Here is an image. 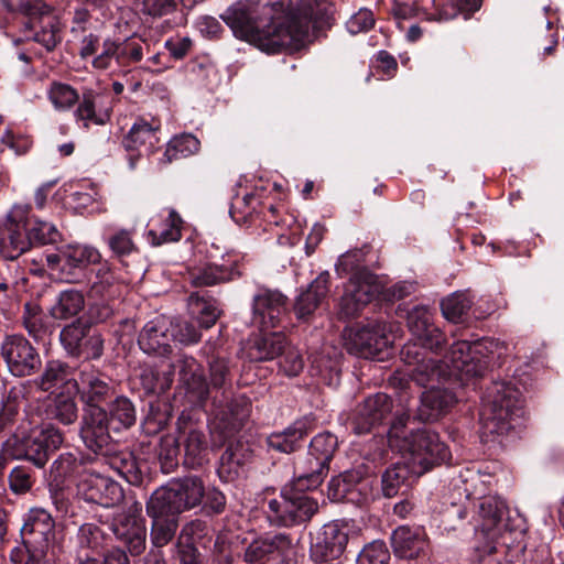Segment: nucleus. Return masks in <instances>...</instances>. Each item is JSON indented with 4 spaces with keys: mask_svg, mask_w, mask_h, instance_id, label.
Wrapping results in <instances>:
<instances>
[{
    "mask_svg": "<svg viewBox=\"0 0 564 564\" xmlns=\"http://www.w3.org/2000/svg\"><path fill=\"white\" fill-rule=\"evenodd\" d=\"M312 18L306 10L285 12L282 2L250 0L237 1L220 14L237 39L269 54L299 50L308 36Z\"/></svg>",
    "mask_w": 564,
    "mask_h": 564,
    "instance_id": "f257e3e1",
    "label": "nucleus"
},
{
    "mask_svg": "<svg viewBox=\"0 0 564 564\" xmlns=\"http://www.w3.org/2000/svg\"><path fill=\"white\" fill-rule=\"evenodd\" d=\"M521 393L508 382H494L488 391V403L480 419V435L485 442L507 435L523 415Z\"/></svg>",
    "mask_w": 564,
    "mask_h": 564,
    "instance_id": "f03ea898",
    "label": "nucleus"
},
{
    "mask_svg": "<svg viewBox=\"0 0 564 564\" xmlns=\"http://www.w3.org/2000/svg\"><path fill=\"white\" fill-rule=\"evenodd\" d=\"M404 364L402 370L395 371L389 382L397 389L408 390L411 382L419 387L434 386L451 378V371L445 362L427 356L426 348L417 341H408L400 351Z\"/></svg>",
    "mask_w": 564,
    "mask_h": 564,
    "instance_id": "7ed1b4c3",
    "label": "nucleus"
},
{
    "mask_svg": "<svg viewBox=\"0 0 564 564\" xmlns=\"http://www.w3.org/2000/svg\"><path fill=\"white\" fill-rule=\"evenodd\" d=\"M317 487H311L305 479L302 485L297 482V473L294 471V478L285 485L279 499H272L268 503L269 520L281 527H295L307 523L318 512L319 505L316 499L306 495L305 490H313Z\"/></svg>",
    "mask_w": 564,
    "mask_h": 564,
    "instance_id": "20e7f679",
    "label": "nucleus"
},
{
    "mask_svg": "<svg viewBox=\"0 0 564 564\" xmlns=\"http://www.w3.org/2000/svg\"><path fill=\"white\" fill-rule=\"evenodd\" d=\"M64 442L63 433L53 424L31 430L29 433L15 432L3 442L4 453L15 459H24L37 468H43L51 455Z\"/></svg>",
    "mask_w": 564,
    "mask_h": 564,
    "instance_id": "39448f33",
    "label": "nucleus"
},
{
    "mask_svg": "<svg viewBox=\"0 0 564 564\" xmlns=\"http://www.w3.org/2000/svg\"><path fill=\"white\" fill-rule=\"evenodd\" d=\"M204 497L203 480L198 476H186L156 489L150 497L151 508L167 509L170 513L180 514L200 505Z\"/></svg>",
    "mask_w": 564,
    "mask_h": 564,
    "instance_id": "423d86ee",
    "label": "nucleus"
},
{
    "mask_svg": "<svg viewBox=\"0 0 564 564\" xmlns=\"http://www.w3.org/2000/svg\"><path fill=\"white\" fill-rule=\"evenodd\" d=\"M343 339L348 352L375 358L392 344V328L384 321H372L364 326L346 327Z\"/></svg>",
    "mask_w": 564,
    "mask_h": 564,
    "instance_id": "0eeeda50",
    "label": "nucleus"
},
{
    "mask_svg": "<svg viewBox=\"0 0 564 564\" xmlns=\"http://www.w3.org/2000/svg\"><path fill=\"white\" fill-rule=\"evenodd\" d=\"M213 430L218 432L221 442L231 438L250 415L251 404L245 395H234L232 390L225 394H213Z\"/></svg>",
    "mask_w": 564,
    "mask_h": 564,
    "instance_id": "6e6552de",
    "label": "nucleus"
},
{
    "mask_svg": "<svg viewBox=\"0 0 564 564\" xmlns=\"http://www.w3.org/2000/svg\"><path fill=\"white\" fill-rule=\"evenodd\" d=\"M400 448L409 454L408 463L422 469L423 474L451 457L448 447L440 440L438 434L426 429L411 431Z\"/></svg>",
    "mask_w": 564,
    "mask_h": 564,
    "instance_id": "1a4fd4ad",
    "label": "nucleus"
},
{
    "mask_svg": "<svg viewBox=\"0 0 564 564\" xmlns=\"http://www.w3.org/2000/svg\"><path fill=\"white\" fill-rule=\"evenodd\" d=\"M338 446L337 437L324 432L313 437L307 457L295 466L299 485L307 480L311 487H319L329 470V462Z\"/></svg>",
    "mask_w": 564,
    "mask_h": 564,
    "instance_id": "9d476101",
    "label": "nucleus"
},
{
    "mask_svg": "<svg viewBox=\"0 0 564 564\" xmlns=\"http://www.w3.org/2000/svg\"><path fill=\"white\" fill-rule=\"evenodd\" d=\"M176 437L184 449V465L202 467L207 462L208 437L204 423L189 412H182L176 421Z\"/></svg>",
    "mask_w": 564,
    "mask_h": 564,
    "instance_id": "9b49d317",
    "label": "nucleus"
},
{
    "mask_svg": "<svg viewBox=\"0 0 564 564\" xmlns=\"http://www.w3.org/2000/svg\"><path fill=\"white\" fill-rule=\"evenodd\" d=\"M0 354L9 372L14 377H31L42 369L40 352L22 335L6 336L0 346Z\"/></svg>",
    "mask_w": 564,
    "mask_h": 564,
    "instance_id": "f8f14e48",
    "label": "nucleus"
},
{
    "mask_svg": "<svg viewBox=\"0 0 564 564\" xmlns=\"http://www.w3.org/2000/svg\"><path fill=\"white\" fill-rule=\"evenodd\" d=\"M118 433L111 430L107 410L104 408H84L79 436L85 446L96 453L109 455V446Z\"/></svg>",
    "mask_w": 564,
    "mask_h": 564,
    "instance_id": "ddd939ff",
    "label": "nucleus"
},
{
    "mask_svg": "<svg viewBox=\"0 0 564 564\" xmlns=\"http://www.w3.org/2000/svg\"><path fill=\"white\" fill-rule=\"evenodd\" d=\"M111 530L115 536L128 547L132 556L140 555L145 550L147 543L142 505L135 501L127 510L115 516Z\"/></svg>",
    "mask_w": 564,
    "mask_h": 564,
    "instance_id": "4468645a",
    "label": "nucleus"
},
{
    "mask_svg": "<svg viewBox=\"0 0 564 564\" xmlns=\"http://www.w3.org/2000/svg\"><path fill=\"white\" fill-rule=\"evenodd\" d=\"M391 411V398L379 392L357 404L348 415L346 424L356 435H365L382 424Z\"/></svg>",
    "mask_w": 564,
    "mask_h": 564,
    "instance_id": "2eb2a0df",
    "label": "nucleus"
},
{
    "mask_svg": "<svg viewBox=\"0 0 564 564\" xmlns=\"http://www.w3.org/2000/svg\"><path fill=\"white\" fill-rule=\"evenodd\" d=\"M59 340L68 356L85 359H97L102 355L104 340L90 326L82 319L66 325L59 334Z\"/></svg>",
    "mask_w": 564,
    "mask_h": 564,
    "instance_id": "dca6fc26",
    "label": "nucleus"
},
{
    "mask_svg": "<svg viewBox=\"0 0 564 564\" xmlns=\"http://www.w3.org/2000/svg\"><path fill=\"white\" fill-rule=\"evenodd\" d=\"M289 313L288 297L279 290L259 289L252 299V323L261 330L282 325Z\"/></svg>",
    "mask_w": 564,
    "mask_h": 564,
    "instance_id": "f3484780",
    "label": "nucleus"
},
{
    "mask_svg": "<svg viewBox=\"0 0 564 564\" xmlns=\"http://www.w3.org/2000/svg\"><path fill=\"white\" fill-rule=\"evenodd\" d=\"M28 208L14 206L0 225V254L15 260L31 248L26 232Z\"/></svg>",
    "mask_w": 564,
    "mask_h": 564,
    "instance_id": "a211bd4d",
    "label": "nucleus"
},
{
    "mask_svg": "<svg viewBox=\"0 0 564 564\" xmlns=\"http://www.w3.org/2000/svg\"><path fill=\"white\" fill-rule=\"evenodd\" d=\"M242 257L236 252H227L219 262H210L195 267L188 271V283L195 288L214 286L232 281L242 275Z\"/></svg>",
    "mask_w": 564,
    "mask_h": 564,
    "instance_id": "6ab92c4d",
    "label": "nucleus"
},
{
    "mask_svg": "<svg viewBox=\"0 0 564 564\" xmlns=\"http://www.w3.org/2000/svg\"><path fill=\"white\" fill-rule=\"evenodd\" d=\"M169 370H172V378L177 370L180 383L192 402L204 404L209 399V384L202 365L193 356L178 354L175 361L169 365Z\"/></svg>",
    "mask_w": 564,
    "mask_h": 564,
    "instance_id": "aec40b11",
    "label": "nucleus"
},
{
    "mask_svg": "<svg viewBox=\"0 0 564 564\" xmlns=\"http://www.w3.org/2000/svg\"><path fill=\"white\" fill-rule=\"evenodd\" d=\"M373 280L375 276L368 271H359L350 278L339 303L338 314L341 318L356 317L377 296Z\"/></svg>",
    "mask_w": 564,
    "mask_h": 564,
    "instance_id": "412c9836",
    "label": "nucleus"
},
{
    "mask_svg": "<svg viewBox=\"0 0 564 564\" xmlns=\"http://www.w3.org/2000/svg\"><path fill=\"white\" fill-rule=\"evenodd\" d=\"M73 392L79 394L85 408H102L101 404L109 403L116 394L111 379L91 368L80 370Z\"/></svg>",
    "mask_w": 564,
    "mask_h": 564,
    "instance_id": "4be33fe9",
    "label": "nucleus"
},
{
    "mask_svg": "<svg viewBox=\"0 0 564 564\" xmlns=\"http://www.w3.org/2000/svg\"><path fill=\"white\" fill-rule=\"evenodd\" d=\"M406 325L421 347L440 352L446 341L443 332L433 323V314L425 305H416L406 313Z\"/></svg>",
    "mask_w": 564,
    "mask_h": 564,
    "instance_id": "5701e85b",
    "label": "nucleus"
},
{
    "mask_svg": "<svg viewBox=\"0 0 564 564\" xmlns=\"http://www.w3.org/2000/svg\"><path fill=\"white\" fill-rule=\"evenodd\" d=\"M480 344H470L467 340L455 341L446 355V364L451 377H459L460 380L482 376L486 364L478 358L481 354Z\"/></svg>",
    "mask_w": 564,
    "mask_h": 564,
    "instance_id": "b1692460",
    "label": "nucleus"
},
{
    "mask_svg": "<svg viewBox=\"0 0 564 564\" xmlns=\"http://www.w3.org/2000/svg\"><path fill=\"white\" fill-rule=\"evenodd\" d=\"M348 542V534L338 523L324 524L315 534L311 543V556L315 562L335 564L344 553Z\"/></svg>",
    "mask_w": 564,
    "mask_h": 564,
    "instance_id": "393cba45",
    "label": "nucleus"
},
{
    "mask_svg": "<svg viewBox=\"0 0 564 564\" xmlns=\"http://www.w3.org/2000/svg\"><path fill=\"white\" fill-rule=\"evenodd\" d=\"M173 321L160 315L149 321L140 330L138 344L141 350L149 355L165 356L172 351Z\"/></svg>",
    "mask_w": 564,
    "mask_h": 564,
    "instance_id": "a878e982",
    "label": "nucleus"
},
{
    "mask_svg": "<svg viewBox=\"0 0 564 564\" xmlns=\"http://www.w3.org/2000/svg\"><path fill=\"white\" fill-rule=\"evenodd\" d=\"M369 495V481L354 470L345 471L332 478L328 485V497L334 501L361 505L368 500Z\"/></svg>",
    "mask_w": 564,
    "mask_h": 564,
    "instance_id": "bb28decb",
    "label": "nucleus"
},
{
    "mask_svg": "<svg viewBox=\"0 0 564 564\" xmlns=\"http://www.w3.org/2000/svg\"><path fill=\"white\" fill-rule=\"evenodd\" d=\"M34 386L42 392L52 393L57 389H64L67 393L73 392L76 386L74 368L66 361L50 359L34 379Z\"/></svg>",
    "mask_w": 564,
    "mask_h": 564,
    "instance_id": "cd10ccee",
    "label": "nucleus"
},
{
    "mask_svg": "<svg viewBox=\"0 0 564 564\" xmlns=\"http://www.w3.org/2000/svg\"><path fill=\"white\" fill-rule=\"evenodd\" d=\"M329 273H321L306 290L302 291L293 303V312L296 319L310 323L328 294Z\"/></svg>",
    "mask_w": 564,
    "mask_h": 564,
    "instance_id": "c85d7f7f",
    "label": "nucleus"
},
{
    "mask_svg": "<svg viewBox=\"0 0 564 564\" xmlns=\"http://www.w3.org/2000/svg\"><path fill=\"white\" fill-rule=\"evenodd\" d=\"M457 399L454 392L446 387L432 386L421 395L416 417L422 422H434L454 406Z\"/></svg>",
    "mask_w": 564,
    "mask_h": 564,
    "instance_id": "c756f323",
    "label": "nucleus"
},
{
    "mask_svg": "<svg viewBox=\"0 0 564 564\" xmlns=\"http://www.w3.org/2000/svg\"><path fill=\"white\" fill-rule=\"evenodd\" d=\"M54 527V520L47 511L32 509L21 529L22 540L50 551L55 536Z\"/></svg>",
    "mask_w": 564,
    "mask_h": 564,
    "instance_id": "7c9ffc66",
    "label": "nucleus"
},
{
    "mask_svg": "<svg viewBox=\"0 0 564 564\" xmlns=\"http://www.w3.org/2000/svg\"><path fill=\"white\" fill-rule=\"evenodd\" d=\"M80 491L88 502L100 505L106 508L115 507L123 500L121 486L101 476H93L80 484Z\"/></svg>",
    "mask_w": 564,
    "mask_h": 564,
    "instance_id": "2f4dec72",
    "label": "nucleus"
},
{
    "mask_svg": "<svg viewBox=\"0 0 564 564\" xmlns=\"http://www.w3.org/2000/svg\"><path fill=\"white\" fill-rule=\"evenodd\" d=\"M478 513L481 519V531L489 539L494 540L502 531L510 530L506 518L508 508L499 497H484L479 502Z\"/></svg>",
    "mask_w": 564,
    "mask_h": 564,
    "instance_id": "473e14b6",
    "label": "nucleus"
},
{
    "mask_svg": "<svg viewBox=\"0 0 564 564\" xmlns=\"http://www.w3.org/2000/svg\"><path fill=\"white\" fill-rule=\"evenodd\" d=\"M99 251L90 246L69 245L64 248V263L62 281L75 283L79 280L82 271L89 264L99 262Z\"/></svg>",
    "mask_w": 564,
    "mask_h": 564,
    "instance_id": "72a5a7b5",
    "label": "nucleus"
},
{
    "mask_svg": "<svg viewBox=\"0 0 564 564\" xmlns=\"http://www.w3.org/2000/svg\"><path fill=\"white\" fill-rule=\"evenodd\" d=\"M310 430L311 425L307 419L297 420L283 431L271 433L265 440L267 446L271 451L291 454L302 447Z\"/></svg>",
    "mask_w": 564,
    "mask_h": 564,
    "instance_id": "f704fd0d",
    "label": "nucleus"
},
{
    "mask_svg": "<svg viewBox=\"0 0 564 564\" xmlns=\"http://www.w3.org/2000/svg\"><path fill=\"white\" fill-rule=\"evenodd\" d=\"M422 469L406 463H395L388 467L381 475V491L383 497L393 498L405 492L412 478L421 476Z\"/></svg>",
    "mask_w": 564,
    "mask_h": 564,
    "instance_id": "c9c22d12",
    "label": "nucleus"
},
{
    "mask_svg": "<svg viewBox=\"0 0 564 564\" xmlns=\"http://www.w3.org/2000/svg\"><path fill=\"white\" fill-rule=\"evenodd\" d=\"M391 545L397 556L402 558H414L425 551L427 541L422 529L399 527L391 535Z\"/></svg>",
    "mask_w": 564,
    "mask_h": 564,
    "instance_id": "e433bc0d",
    "label": "nucleus"
},
{
    "mask_svg": "<svg viewBox=\"0 0 564 564\" xmlns=\"http://www.w3.org/2000/svg\"><path fill=\"white\" fill-rule=\"evenodd\" d=\"M292 546V540L288 534L279 533L273 536L260 538L252 541L243 554L245 562L249 564H263L270 556L278 552H284Z\"/></svg>",
    "mask_w": 564,
    "mask_h": 564,
    "instance_id": "4c0bfd02",
    "label": "nucleus"
},
{
    "mask_svg": "<svg viewBox=\"0 0 564 564\" xmlns=\"http://www.w3.org/2000/svg\"><path fill=\"white\" fill-rule=\"evenodd\" d=\"M209 373V398L232 390V361L221 351L213 354L207 361Z\"/></svg>",
    "mask_w": 564,
    "mask_h": 564,
    "instance_id": "58836bf2",
    "label": "nucleus"
},
{
    "mask_svg": "<svg viewBox=\"0 0 564 564\" xmlns=\"http://www.w3.org/2000/svg\"><path fill=\"white\" fill-rule=\"evenodd\" d=\"M147 513L152 519L151 541L156 547L167 545L178 528V514L170 513L167 509L153 510L151 498L147 502Z\"/></svg>",
    "mask_w": 564,
    "mask_h": 564,
    "instance_id": "ea45409f",
    "label": "nucleus"
},
{
    "mask_svg": "<svg viewBox=\"0 0 564 564\" xmlns=\"http://www.w3.org/2000/svg\"><path fill=\"white\" fill-rule=\"evenodd\" d=\"M288 345L281 332L264 334L250 341L247 354L251 361L272 360L281 356Z\"/></svg>",
    "mask_w": 564,
    "mask_h": 564,
    "instance_id": "a19ab883",
    "label": "nucleus"
},
{
    "mask_svg": "<svg viewBox=\"0 0 564 564\" xmlns=\"http://www.w3.org/2000/svg\"><path fill=\"white\" fill-rule=\"evenodd\" d=\"M109 536L104 530L94 523H84L79 527L75 538L73 553L98 556L107 546Z\"/></svg>",
    "mask_w": 564,
    "mask_h": 564,
    "instance_id": "79ce46f5",
    "label": "nucleus"
},
{
    "mask_svg": "<svg viewBox=\"0 0 564 564\" xmlns=\"http://www.w3.org/2000/svg\"><path fill=\"white\" fill-rule=\"evenodd\" d=\"M160 128L161 122L158 119H153L151 122L142 118L138 119L124 137L122 141L123 147L127 150H137L141 147H145L151 151L160 141L158 137Z\"/></svg>",
    "mask_w": 564,
    "mask_h": 564,
    "instance_id": "37998d69",
    "label": "nucleus"
},
{
    "mask_svg": "<svg viewBox=\"0 0 564 564\" xmlns=\"http://www.w3.org/2000/svg\"><path fill=\"white\" fill-rule=\"evenodd\" d=\"M187 306L189 313L198 321L200 327L206 329L213 327L221 314L219 302L200 292L191 293Z\"/></svg>",
    "mask_w": 564,
    "mask_h": 564,
    "instance_id": "c03bdc74",
    "label": "nucleus"
},
{
    "mask_svg": "<svg viewBox=\"0 0 564 564\" xmlns=\"http://www.w3.org/2000/svg\"><path fill=\"white\" fill-rule=\"evenodd\" d=\"M85 306V299L82 292L69 289L62 291L55 303L50 308V315L54 319H69L75 317L83 311Z\"/></svg>",
    "mask_w": 564,
    "mask_h": 564,
    "instance_id": "a18cd8bd",
    "label": "nucleus"
},
{
    "mask_svg": "<svg viewBox=\"0 0 564 564\" xmlns=\"http://www.w3.org/2000/svg\"><path fill=\"white\" fill-rule=\"evenodd\" d=\"M109 421L111 430L118 434L134 425L137 420L135 408L127 397H117L109 402L108 406Z\"/></svg>",
    "mask_w": 564,
    "mask_h": 564,
    "instance_id": "49530a36",
    "label": "nucleus"
},
{
    "mask_svg": "<svg viewBox=\"0 0 564 564\" xmlns=\"http://www.w3.org/2000/svg\"><path fill=\"white\" fill-rule=\"evenodd\" d=\"M213 540L212 528L203 520L195 519L181 529L176 545L208 547Z\"/></svg>",
    "mask_w": 564,
    "mask_h": 564,
    "instance_id": "de8ad7c7",
    "label": "nucleus"
},
{
    "mask_svg": "<svg viewBox=\"0 0 564 564\" xmlns=\"http://www.w3.org/2000/svg\"><path fill=\"white\" fill-rule=\"evenodd\" d=\"M110 467L133 486L142 484L143 475L134 455L130 452L113 453L109 457Z\"/></svg>",
    "mask_w": 564,
    "mask_h": 564,
    "instance_id": "09e8293b",
    "label": "nucleus"
},
{
    "mask_svg": "<svg viewBox=\"0 0 564 564\" xmlns=\"http://www.w3.org/2000/svg\"><path fill=\"white\" fill-rule=\"evenodd\" d=\"M99 95L91 89H85L79 96V100L74 116L77 121H82L86 129L89 128L90 123L101 126L105 123V119L97 113V99Z\"/></svg>",
    "mask_w": 564,
    "mask_h": 564,
    "instance_id": "8fccbe9b",
    "label": "nucleus"
},
{
    "mask_svg": "<svg viewBox=\"0 0 564 564\" xmlns=\"http://www.w3.org/2000/svg\"><path fill=\"white\" fill-rule=\"evenodd\" d=\"M28 238L32 246L53 245L61 240L62 236L56 227L47 221L26 218Z\"/></svg>",
    "mask_w": 564,
    "mask_h": 564,
    "instance_id": "3c124183",
    "label": "nucleus"
},
{
    "mask_svg": "<svg viewBox=\"0 0 564 564\" xmlns=\"http://www.w3.org/2000/svg\"><path fill=\"white\" fill-rule=\"evenodd\" d=\"M48 415L64 425L74 424L78 419V408L73 397L58 393L47 410Z\"/></svg>",
    "mask_w": 564,
    "mask_h": 564,
    "instance_id": "603ef678",
    "label": "nucleus"
},
{
    "mask_svg": "<svg viewBox=\"0 0 564 564\" xmlns=\"http://www.w3.org/2000/svg\"><path fill=\"white\" fill-rule=\"evenodd\" d=\"M140 382L147 393H164L172 387V370L160 371L154 367H144L140 373Z\"/></svg>",
    "mask_w": 564,
    "mask_h": 564,
    "instance_id": "864d4df0",
    "label": "nucleus"
},
{
    "mask_svg": "<svg viewBox=\"0 0 564 564\" xmlns=\"http://www.w3.org/2000/svg\"><path fill=\"white\" fill-rule=\"evenodd\" d=\"M182 225L183 219L181 216L176 213V210L171 209L169 212V217L164 221L162 228L159 230L151 229L149 231L152 243L160 246L167 242L178 241L182 237Z\"/></svg>",
    "mask_w": 564,
    "mask_h": 564,
    "instance_id": "5fc2aeb1",
    "label": "nucleus"
},
{
    "mask_svg": "<svg viewBox=\"0 0 564 564\" xmlns=\"http://www.w3.org/2000/svg\"><path fill=\"white\" fill-rule=\"evenodd\" d=\"M200 142L193 134H182L173 138L164 152V161L171 163L181 158H187L199 150Z\"/></svg>",
    "mask_w": 564,
    "mask_h": 564,
    "instance_id": "6e6d98bb",
    "label": "nucleus"
},
{
    "mask_svg": "<svg viewBox=\"0 0 564 564\" xmlns=\"http://www.w3.org/2000/svg\"><path fill=\"white\" fill-rule=\"evenodd\" d=\"M22 392L18 388H11L2 401L0 408V433L13 426L20 414Z\"/></svg>",
    "mask_w": 564,
    "mask_h": 564,
    "instance_id": "4d7b16f0",
    "label": "nucleus"
},
{
    "mask_svg": "<svg viewBox=\"0 0 564 564\" xmlns=\"http://www.w3.org/2000/svg\"><path fill=\"white\" fill-rule=\"evenodd\" d=\"M23 325L34 339L40 340L48 333L45 315L40 306L31 303L24 305Z\"/></svg>",
    "mask_w": 564,
    "mask_h": 564,
    "instance_id": "13d9d810",
    "label": "nucleus"
},
{
    "mask_svg": "<svg viewBox=\"0 0 564 564\" xmlns=\"http://www.w3.org/2000/svg\"><path fill=\"white\" fill-rule=\"evenodd\" d=\"M471 307V300L466 293H454L441 302L444 317L451 322L459 323Z\"/></svg>",
    "mask_w": 564,
    "mask_h": 564,
    "instance_id": "bf43d9fd",
    "label": "nucleus"
},
{
    "mask_svg": "<svg viewBox=\"0 0 564 564\" xmlns=\"http://www.w3.org/2000/svg\"><path fill=\"white\" fill-rule=\"evenodd\" d=\"M47 554V550L22 540V544L11 551L10 561L12 564H46Z\"/></svg>",
    "mask_w": 564,
    "mask_h": 564,
    "instance_id": "052dcab7",
    "label": "nucleus"
},
{
    "mask_svg": "<svg viewBox=\"0 0 564 564\" xmlns=\"http://www.w3.org/2000/svg\"><path fill=\"white\" fill-rule=\"evenodd\" d=\"M47 94L48 99L57 110H69L79 100V95L75 88L59 82H53Z\"/></svg>",
    "mask_w": 564,
    "mask_h": 564,
    "instance_id": "680f3d73",
    "label": "nucleus"
},
{
    "mask_svg": "<svg viewBox=\"0 0 564 564\" xmlns=\"http://www.w3.org/2000/svg\"><path fill=\"white\" fill-rule=\"evenodd\" d=\"M181 444L176 436L166 435L161 438L159 447V460L163 473L170 474L178 465Z\"/></svg>",
    "mask_w": 564,
    "mask_h": 564,
    "instance_id": "e2e57ef3",
    "label": "nucleus"
},
{
    "mask_svg": "<svg viewBox=\"0 0 564 564\" xmlns=\"http://www.w3.org/2000/svg\"><path fill=\"white\" fill-rule=\"evenodd\" d=\"M79 466L77 456L73 453H62L51 465L50 476L59 486L65 478L72 476Z\"/></svg>",
    "mask_w": 564,
    "mask_h": 564,
    "instance_id": "0e129e2a",
    "label": "nucleus"
},
{
    "mask_svg": "<svg viewBox=\"0 0 564 564\" xmlns=\"http://www.w3.org/2000/svg\"><path fill=\"white\" fill-rule=\"evenodd\" d=\"M482 6V0H451L441 10L440 15L443 20H449L458 14L465 19L478 11Z\"/></svg>",
    "mask_w": 564,
    "mask_h": 564,
    "instance_id": "69168bd1",
    "label": "nucleus"
},
{
    "mask_svg": "<svg viewBox=\"0 0 564 564\" xmlns=\"http://www.w3.org/2000/svg\"><path fill=\"white\" fill-rule=\"evenodd\" d=\"M390 553L384 542L373 541L367 544L357 556V564H388Z\"/></svg>",
    "mask_w": 564,
    "mask_h": 564,
    "instance_id": "338daca9",
    "label": "nucleus"
},
{
    "mask_svg": "<svg viewBox=\"0 0 564 564\" xmlns=\"http://www.w3.org/2000/svg\"><path fill=\"white\" fill-rule=\"evenodd\" d=\"M132 235V230L119 229L109 236L108 246L115 256L120 258L137 251Z\"/></svg>",
    "mask_w": 564,
    "mask_h": 564,
    "instance_id": "774afa93",
    "label": "nucleus"
}]
</instances>
